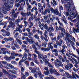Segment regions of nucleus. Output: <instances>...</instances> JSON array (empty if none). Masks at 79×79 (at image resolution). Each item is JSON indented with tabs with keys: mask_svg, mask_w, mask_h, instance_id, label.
Returning a JSON list of instances; mask_svg holds the SVG:
<instances>
[{
	"mask_svg": "<svg viewBox=\"0 0 79 79\" xmlns=\"http://www.w3.org/2000/svg\"><path fill=\"white\" fill-rule=\"evenodd\" d=\"M32 14L31 13V12H28L27 13H25V16H31Z\"/></svg>",
	"mask_w": 79,
	"mask_h": 79,
	"instance_id": "23",
	"label": "nucleus"
},
{
	"mask_svg": "<svg viewBox=\"0 0 79 79\" xmlns=\"http://www.w3.org/2000/svg\"><path fill=\"white\" fill-rule=\"evenodd\" d=\"M21 21V20L20 19H17L16 20H15V23L16 24H19V23H20Z\"/></svg>",
	"mask_w": 79,
	"mask_h": 79,
	"instance_id": "37",
	"label": "nucleus"
},
{
	"mask_svg": "<svg viewBox=\"0 0 79 79\" xmlns=\"http://www.w3.org/2000/svg\"><path fill=\"white\" fill-rule=\"evenodd\" d=\"M52 1H52H51V5H53V6H55V5H57V3H56V1H55V0H52Z\"/></svg>",
	"mask_w": 79,
	"mask_h": 79,
	"instance_id": "20",
	"label": "nucleus"
},
{
	"mask_svg": "<svg viewBox=\"0 0 79 79\" xmlns=\"http://www.w3.org/2000/svg\"><path fill=\"white\" fill-rule=\"evenodd\" d=\"M11 34L9 32H6V35H3L2 34V35L3 36H7L8 37H9V36H10V35Z\"/></svg>",
	"mask_w": 79,
	"mask_h": 79,
	"instance_id": "26",
	"label": "nucleus"
},
{
	"mask_svg": "<svg viewBox=\"0 0 79 79\" xmlns=\"http://www.w3.org/2000/svg\"><path fill=\"white\" fill-rule=\"evenodd\" d=\"M23 23L24 24H25L24 26H25V27H26L27 25H28V22H27V21H25L23 22Z\"/></svg>",
	"mask_w": 79,
	"mask_h": 79,
	"instance_id": "60",
	"label": "nucleus"
},
{
	"mask_svg": "<svg viewBox=\"0 0 79 79\" xmlns=\"http://www.w3.org/2000/svg\"><path fill=\"white\" fill-rule=\"evenodd\" d=\"M47 9H45L44 11V10H42V12H41V14L43 15H44V16H45L47 14Z\"/></svg>",
	"mask_w": 79,
	"mask_h": 79,
	"instance_id": "15",
	"label": "nucleus"
},
{
	"mask_svg": "<svg viewBox=\"0 0 79 79\" xmlns=\"http://www.w3.org/2000/svg\"><path fill=\"white\" fill-rule=\"evenodd\" d=\"M54 74H55V75H56L57 76H60V73H59L58 72H57V71L56 70V72H55V73H54Z\"/></svg>",
	"mask_w": 79,
	"mask_h": 79,
	"instance_id": "57",
	"label": "nucleus"
},
{
	"mask_svg": "<svg viewBox=\"0 0 79 79\" xmlns=\"http://www.w3.org/2000/svg\"><path fill=\"white\" fill-rule=\"evenodd\" d=\"M38 75H39V77H40V79H43V77H44V75L42 73L40 72H39L38 73Z\"/></svg>",
	"mask_w": 79,
	"mask_h": 79,
	"instance_id": "16",
	"label": "nucleus"
},
{
	"mask_svg": "<svg viewBox=\"0 0 79 79\" xmlns=\"http://www.w3.org/2000/svg\"><path fill=\"white\" fill-rule=\"evenodd\" d=\"M21 15H22L23 17H26V15H25V13H24V12L23 11H21Z\"/></svg>",
	"mask_w": 79,
	"mask_h": 79,
	"instance_id": "58",
	"label": "nucleus"
},
{
	"mask_svg": "<svg viewBox=\"0 0 79 79\" xmlns=\"http://www.w3.org/2000/svg\"><path fill=\"white\" fill-rule=\"evenodd\" d=\"M69 42V43H70V44H71V46L73 48V50H76V48L74 47V45H75V44L74 43L73 41H70V42Z\"/></svg>",
	"mask_w": 79,
	"mask_h": 79,
	"instance_id": "17",
	"label": "nucleus"
},
{
	"mask_svg": "<svg viewBox=\"0 0 79 79\" xmlns=\"http://www.w3.org/2000/svg\"><path fill=\"white\" fill-rule=\"evenodd\" d=\"M2 1L4 3V4H2V6L3 7H5V9L7 10V11H9L10 10V4L13 5L14 2L13 0H7V3H6V0H2Z\"/></svg>",
	"mask_w": 79,
	"mask_h": 79,
	"instance_id": "2",
	"label": "nucleus"
},
{
	"mask_svg": "<svg viewBox=\"0 0 79 79\" xmlns=\"http://www.w3.org/2000/svg\"><path fill=\"white\" fill-rule=\"evenodd\" d=\"M49 10H50L52 13H53L54 15H58V16H59L60 17L61 14H60V12H59L58 8H56V10H55L53 8H52V7H50L49 8Z\"/></svg>",
	"mask_w": 79,
	"mask_h": 79,
	"instance_id": "3",
	"label": "nucleus"
},
{
	"mask_svg": "<svg viewBox=\"0 0 79 79\" xmlns=\"http://www.w3.org/2000/svg\"><path fill=\"white\" fill-rule=\"evenodd\" d=\"M37 31L38 32V34H40L41 35H42V31L39 30H37Z\"/></svg>",
	"mask_w": 79,
	"mask_h": 79,
	"instance_id": "53",
	"label": "nucleus"
},
{
	"mask_svg": "<svg viewBox=\"0 0 79 79\" xmlns=\"http://www.w3.org/2000/svg\"><path fill=\"white\" fill-rule=\"evenodd\" d=\"M38 6V10L39 12L40 13H41V9H40V7H41V4L40 3H38L37 4Z\"/></svg>",
	"mask_w": 79,
	"mask_h": 79,
	"instance_id": "18",
	"label": "nucleus"
},
{
	"mask_svg": "<svg viewBox=\"0 0 79 79\" xmlns=\"http://www.w3.org/2000/svg\"><path fill=\"white\" fill-rule=\"evenodd\" d=\"M34 10H35V11H37V8L35 6L33 7L31 10V12L33 13V12L34 11Z\"/></svg>",
	"mask_w": 79,
	"mask_h": 79,
	"instance_id": "22",
	"label": "nucleus"
},
{
	"mask_svg": "<svg viewBox=\"0 0 79 79\" xmlns=\"http://www.w3.org/2000/svg\"><path fill=\"white\" fill-rule=\"evenodd\" d=\"M16 54L17 53H15V51H12L11 53V55H13V56H16Z\"/></svg>",
	"mask_w": 79,
	"mask_h": 79,
	"instance_id": "39",
	"label": "nucleus"
},
{
	"mask_svg": "<svg viewBox=\"0 0 79 79\" xmlns=\"http://www.w3.org/2000/svg\"><path fill=\"white\" fill-rule=\"evenodd\" d=\"M61 31L62 32L61 33H63L64 34H65V29L64 28L62 29L61 30Z\"/></svg>",
	"mask_w": 79,
	"mask_h": 79,
	"instance_id": "63",
	"label": "nucleus"
},
{
	"mask_svg": "<svg viewBox=\"0 0 79 79\" xmlns=\"http://www.w3.org/2000/svg\"><path fill=\"white\" fill-rule=\"evenodd\" d=\"M64 73L67 78H72V75H70L69 73L66 72H64Z\"/></svg>",
	"mask_w": 79,
	"mask_h": 79,
	"instance_id": "13",
	"label": "nucleus"
},
{
	"mask_svg": "<svg viewBox=\"0 0 79 79\" xmlns=\"http://www.w3.org/2000/svg\"><path fill=\"white\" fill-rule=\"evenodd\" d=\"M32 55H33L34 56V60H37V55H36V54H32Z\"/></svg>",
	"mask_w": 79,
	"mask_h": 79,
	"instance_id": "46",
	"label": "nucleus"
},
{
	"mask_svg": "<svg viewBox=\"0 0 79 79\" xmlns=\"http://www.w3.org/2000/svg\"><path fill=\"white\" fill-rule=\"evenodd\" d=\"M46 63L48 64V66H49V67H50V68H53V65L51 64L50 63H49L48 62V63Z\"/></svg>",
	"mask_w": 79,
	"mask_h": 79,
	"instance_id": "50",
	"label": "nucleus"
},
{
	"mask_svg": "<svg viewBox=\"0 0 79 79\" xmlns=\"http://www.w3.org/2000/svg\"><path fill=\"white\" fill-rule=\"evenodd\" d=\"M3 7L2 8V11L3 13H4V14H6V13H7V12L6 11V10L7 11V10L5 9V7H3Z\"/></svg>",
	"mask_w": 79,
	"mask_h": 79,
	"instance_id": "28",
	"label": "nucleus"
},
{
	"mask_svg": "<svg viewBox=\"0 0 79 79\" xmlns=\"http://www.w3.org/2000/svg\"><path fill=\"white\" fill-rule=\"evenodd\" d=\"M58 23L59 24L60 26H59L62 27H64V25H63V24L60 22V21L58 22Z\"/></svg>",
	"mask_w": 79,
	"mask_h": 79,
	"instance_id": "47",
	"label": "nucleus"
},
{
	"mask_svg": "<svg viewBox=\"0 0 79 79\" xmlns=\"http://www.w3.org/2000/svg\"><path fill=\"white\" fill-rule=\"evenodd\" d=\"M72 75H73L72 76H73V78H74V79H76V77H77V78H78V79H79V76L77 74H76L74 72H73Z\"/></svg>",
	"mask_w": 79,
	"mask_h": 79,
	"instance_id": "14",
	"label": "nucleus"
},
{
	"mask_svg": "<svg viewBox=\"0 0 79 79\" xmlns=\"http://www.w3.org/2000/svg\"><path fill=\"white\" fill-rule=\"evenodd\" d=\"M59 10H60V13H61V10H64V9L63 8V7L61 5H60L59 7Z\"/></svg>",
	"mask_w": 79,
	"mask_h": 79,
	"instance_id": "34",
	"label": "nucleus"
},
{
	"mask_svg": "<svg viewBox=\"0 0 79 79\" xmlns=\"http://www.w3.org/2000/svg\"><path fill=\"white\" fill-rule=\"evenodd\" d=\"M65 67L67 70H69L73 68V65L71 63L68 64L67 65L65 66Z\"/></svg>",
	"mask_w": 79,
	"mask_h": 79,
	"instance_id": "7",
	"label": "nucleus"
},
{
	"mask_svg": "<svg viewBox=\"0 0 79 79\" xmlns=\"http://www.w3.org/2000/svg\"><path fill=\"white\" fill-rule=\"evenodd\" d=\"M24 63L26 64V65L27 66H29V62L27 61H23Z\"/></svg>",
	"mask_w": 79,
	"mask_h": 79,
	"instance_id": "32",
	"label": "nucleus"
},
{
	"mask_svg": "<svg viewBox=\"0 0 79 79\" xmlns=\"http://www.w3.org/2000/svg\"><path fill=\"white\" fill-rule=\"evenodd\" d=\"M36 71H37L36 72V73L37 74H38V73H39V72H40L41 73V71H40V69H39V68H36V69H35Z\"/></svg>",
	"mask_w": 79,
	"mask_h": 79,
	"instance_id": "41",
	"label": "nucleus"
},
{
	"mask_svg": "<svg viewBox=\"0 0 79 79\" xmlns=\"http://www.w3.org/2000/svg\"><path fill=\"white\" fill-rule=\"evenodd\" d=\"M65 1H68L67 3L68 4L66 6L69 9V10L72 11L70 14V17H68V19L69 20H70L71 21H73V16H74L75 13L73 12V11L75 10V7L73 5V2L72 0H65Z\"/></svg>",
	"mask_w": 79,
	"mask_h": 79,
	"instance_id": "1",
	"label": "nucleus"
},
{
	"mask_svg": "<svg viewBox=\"0 0 79 79\" xmlns=\"http://www.w3.org/2000/svg\"><path fill=\"white\" fill-rule=\"evenodd\" d=\"M47 31L45 30L44 32V35L45 37H46V38H47L48 37V36H47Z\"/></svg>",
	"mask_w": 79,
	"mask_h": 79,
	"instance_id": "43",
	"label": "nucleus"
},
{
	"mask_svg": "<svg viewBox=\"0 0 79 79\" xmlns=\"http://www.w3.org/2000/svg\"><path fill=\"white\" fill-rule=\"evenodd\" d=\"M78 16V14H77V13H76L75 15L74 18H76V16H77V20L79 21V16Z\"/></svg>",
	"mask_w": 79,
	"mask_h": 79,
	"instance_id": "40",
	"label": "nucleus"
},
{
	"mask_svg": "<svg viewBox=\"0 0 79 79\" xmlns=\"http://www.w3.org/2000/svg\"><path fill=\"white\" fill-rule=\"evenodd\" d=\"M43 27L45 29L47 28H48V27L47 26V24H45Z\"/></svg>",
	"mask_w": 79,
	"mask_h": 79,
	"instance_id": "62",
	"label": "nucleus"
},
{
	"mask_svg": "<svg viewBox=\"0 0 79 79\" xmlns=\"http://www.w3.org/2000/svg\"><path fill=\"white\" fill-rule=\"evenodd\" d=\"M15 43H16V44L15 43V42L14 41L13 42V44H14V45L15 47H16V48H17L18 49L20 48V47H19V46L18 44H17L18 43L16 42V41H15Z\"/></svg>",
	"mask_w": 79,
	"mask_h": 79,
	"instance_id": "19",
	"label": "nucleus"
},
{
	"mask_svg": "<svg viewBox=\"0 0 79 79\" xmlns=\"http://www.w3.org/2000/svg\"><path fill=\"white\" fill-rule=\"evenodd\" d=\"M11 19H12L11 18H10V17H9L8 20L10 21L9 22L10 25H8V27L9 28H10V27H11L12 29H15V23L11 21Z\"/></svg>",
	"mask_w": 79,
	"mask_h": 79,
	"instance_id": "4",
	"label": "nucleus"
},
{
	"mask_svg": "<svg viewBox=\"0 0 79 79\" xmlns=\"http://www.w3.org/2000/svg\"><path fill=\"white\" fill-rule=\"evenodd\" d=\"M44 73L45 75H46V76H48V74H50V73L49 72H48V70H47V72L44 71Z\"/></svg>",
	"mask_w": 79,
	"mask_h": 79,
	"instance_id": "48",
	"label": "nucleus"
},
{
	"mask_svg": "<svg viewBox=\"0 0 79 79\" xmlns=\"http://www.w3.org/2000/svg\"><path fill=\"white\" fill-rule=\"evenodd\" d=\"M34 38L32 39H31L29 40H28V42L31 44H32L34 43Z\"/></svg>",
	"mask_w": 79,
	"mask_h": 79,
	"instance_id": "21",
	"label": "nucleus"
},
{
	"mask_svg": "<svg viewBox=\"0 0 79 79\" xmlns=\"http://www.w3.org/2000/svg\"><path fill=\"white\" fill-rule=\"evenodd\" d=\"M50 37H53L54 36V34L52 32L49 33Z\"/></svg>",
	"mask_w": 79,
	"mask_h": 79,
	"instance_id": "56",
	"label": "nucleus"
},
{
	"mask_svg": "<svg viewBox=\"0 0 79 79\" xmlns=\"http://www.w3.org/2000/svg\"><path fill=\"white\" fill-rule=\"evenodd\" d=\"M57 40H60V39H62V36L61 34V33L59 34V35H58L57 37Z\"/></svg>",
	"mask_w": 79,
	"mask_h": 79,
	"instance_id": "30",
	"label": "nucleus"
},
{
	"mask_svg": "<svg viewBox=\"0 0 79 79\" xmlns=\"http://www.w3.org/2000/svg\"><path fill=\"white\" fill-rule=\"evenodd\" d=\"M18 56V57H22V56H23V55L21 54L17 53L16 54V56Z\"/></svg>",
	"mask_w": 79,
	"mask_h": 79,
	"instance_id": "54",
	"label": "nucleus"
},
{
	"mask_svg": "<svg viewBox=\"0 0 79 79\" xmlns=\"http://www.w3.org/2000/svg\"><path fill=\"white\" fill-rule=\"evenodd\" d=\"M70 35L69 34L66 33V36L64 37V39L66 43L68 44H69V42L71 41V40L69 39V37Z\"/></svg>",
	"mask_w": 79,
	"mask_h": 79,
	"instance_id": "6",
	"label": "nucleus"
},
{
	"mask_svg": "<svg viewBox=\"0 0 79 79\" xmlns=\"http://www.w3.org/2000/svg\"><path fill=\"white\" fill-rule=\"evenodd\" d=\"M49 30H51L52 32H53L54 31V28L52 25L51 26V27H49Z\"/></svg>",
	"mask_w": 79,
	"mask_h": 79,
	"instance_id": "35",
	"label": "nucleus"
},
{
	"mask_svg": "<svg viewBox=\"0 0 79 79\" xmlns=\"http://www.w3.org/2000/svg\"><path fill=\"white\" fill-rule=\"evenodd\" d=\"M62 49H61L59 51V52L60 53H62L64 55H65V53H64V52L66 51V48H67V46L66 45H65V44H64L62 45Z\"/></svg>",
	"mask_w": 79,
	"mask_h": 79,
	"instance_id": "5",
	"label": "nucleus"
},
{
	"mask_svg": "<svg viewBox=\"0 0 79 79\" xmlns=\"http://www.w3.org/2000/svg\"><path fill=\"white\" fill-rule=\"evenodd\" d=\"M41 39H42V40H45V41H46V42H48V39H47V38H46V37H44V36L42 35H41Z\"/></svg>",
	"mask_w": 79,
	"mask_h": 79,
	"instance_id": "24",
	"label": "nucleus"
},
{
	"mask_svg": "<svg viewBox=\"0 0 79 79\" xmlns=\"http://www.w3.org/2000/svg\"><path fill=\"white\" fill-rule=\"evenodd\" d=\"M48 47L49 48H50L51 50H53V46L51 44V43H49L48 44Z\"/></svg>",
	"mask_w": 79,
	"mask_h": 79,
	"instance_id": "27",
	"label": "nucleus"
},
{
	"mask_svg": "<svg viewBox=\"0 0 79 79\" xmlns=\"http://www.w3.org/2000/svg\"><path fill=\"white\" fill-rule=\"evenodd\" d=\"M58 58L60 60H61L63 58V57H62V56H61V55H59Z\"/></svg>",
	"mask_w": 79,
	"mask_h": 79,
	"instance_id": "64",
	"label": "nucleus"
},
{
	"mask_svg": "<svg viewBox=\"0 0 79 79\" xmlns=\"http://www.w3.org/2000/svg\"><path fill=\"white\" fill-rule=\"evenodd\" d=\"M9 79H13V78H16V77L15 75L13 74H9L8 75Z\"/></svg>",
	"mask_w": 79,
	"mask_h": 79,
	"instance_id": "11",
	"label": "nucleus"
},
{
	"mask_svg": "<svg viewBox=\"0 0 79 79\" xmlns=\"http://www.w3.org/2000/svg\"><path fill=\"white\" fill-rule=\"evenodd\" d=\"M48 58V56L46 55H44L43 58V60L44 61V63H48V61H50L49 59H47V58Z\"/></svg>",
	"mask_w": 79,
	"mask_h": 79,
	"instance_id": "8",
	"label": "nucleus"
},
{
	"mask_svg": "<svg viewBox=\"0 0 79 79\" xmlns=\"http://www.w3.org/2000/svg\"><path fill=\"white\" fill-rule=\"evenodd\" d=\"M43 54H40L38 55V58L39 59H43Z\"/></svg>",
	"mask_w": 79,
	"mask_h": 79,
	"instance_id": "36",
	"label": "nucleus"
},
{
	"mask_svg": "<svg viewBox=\"0 0 79 79\" xmlns=\"http://www.w3.org/2000/svg\"><path fill=\"white\" fill-rule=\"evenodd\" d=\"M73 56H74V57H75L76 58H77L78 60V63L79 64V56H76L74 54H73Z\"/></svg>",
	"mask_w": 79,
	"mask_h": 79,
	"instance_id": "61",
	"label": "nucleus"
},
{
	"mask_svg": "<svg viewBox=\"0 0 79 79\" xmlns=\"http://www.w3.org/2000/svg\"><path fill=\"white\" fill-rule=\"evenodd\" d=\"M16 40L18 43H19V44L20 45H22V42H21V40H19L18 38H16Z\"/></svg>",
	"mask_w": 79,
	"mask_h": 79,
	"instance_id": "31",
	"label": "nucleus"
},
{
	"mask_svg": "<svg viewBox=\"0 0 79 79\" xmlns=\"http://www.w3.org/2000/svg\"><path fill=\"white\" fill-rule=\"evenodd\" d=\"M52 52L53 53H58V50L57 49H54L53 50H52Z\"/></svg>",
	"mask_w": 79,
	"mask_h": 79,
	"instance_id": "49",
	"label": "nucleus"
},
{
	"mask_svg": "<svg viewBox=\"0 0 79 79\" xmlns=\"http://www.w3.org/2000/svg\"><path fill=\"white\" fill-rule=\"evenodd\" d=\"M15 56L11 55L10 57V60H11V59H12V60H15Z\"/></svg>",
	"mask_w": 79,
	"mask_h": 79,
	"instance_id": "55",
	"label": "nucleus"
},
{
	"mask_svg": "<svg viewBox=\"0 0 79 79\" xmlns=\"http://www.w3.org/2000/svg\"><path fill=\"white\" fill-rule=\"evenodd\" d=\"M11 15H14V14L15 13V9H13L12 10L10 13Z\"/></svg>",
	"mask_w": 79,
	"mask_h": 79,
	"instance_id": "42",
	"label": "nucleus"
},
{
	"mask_svg": "<svg viewBox=\"0 0 79 79\" xmlns=\"http://www.w3.org/2000/svg\"><path fill=\"white\" fill-rule=\"evenodd\" d=\"M11 63L13 64H16V65H17V63L16 62V61H11Z\"/></svg>",
	"mask_w": 79,
	"mask_h": 79,
	"instance_id": "59",
	"label": "nucleus"
},
{
	"mask_svg": "<svg viewBox=\"0 0 79 79\" xmlns=\"http://www.w3.org/2000/svg\"><path fill=\"white\" fill-rule=\"evenodd\" d=\"M28 9V11H30L31 10V8H32V6L31 5H28V6H27Z\"/></svg>",
	"mask_w": 79,
	"mask_h": 79,
	"instance_id": "45",
	"label": "nucleus"
},
{
	"mask_svg": "<svg viewBox=\"0 0 79 79\" xmlns=\"http://www.w3.org/2000/svg\"><path fill=\"white\" fill-rule=\"evenodd\" d=\"M61 20L62 21H63L65 24H68V23H67V20H66V17H65V16L64 15H63V16L62 17V18H61Z\"/></svg>",
	"mask_w": 79,
	"mask_h": 79,
	"instance_id": "9",
	"label": "nucleus"
},
{
	"mask_svg": "<svg viewBox=\"0 0 79 79\" xmlns=\"http://www.w3.org/2000/svg\"><path fill=\"white\" fill-rule=\"evenodd\" d=\"M34 37L35 38H36L37 39H39V35H38V34H36L34 36Z\"/></svg>",
	"mask_w": 79,
	"mask_h": 79,
	"instance_id": "51",
	"label": "nucleus"
},
{
	"mask_svg": "<svg viewBox=\"0 0 79 79\" xmlns=\"http://www.w3.org/2000/svg\"><path fill=\"white\" fill-rule=\"evenodd\" d=\"M21 3V2L20 1L19 3H16L15 4V6L18 8L20 6V4Z\"/></svg>",
	"mask_w": 79,
	"mask_h": 79,
	"instance_id": "29",
	"label": "nucleus"
},
{
	"mask_svg": "<svg viewBox=\"0 0 79 79\" xmlns=\"http://www.w3.org/2000/svg\"><path fill=\"white\" fill-rule=\"evenodd\" d=\"M23 61H23V60H20L19 63V66H21V65H22V62H23Z\"/></svg>",
	"mask_w": 79,
	"mask_h": 79,
	"instance_id": "52",
	"label": "nucleus"
},
{
	"mask_svg": "<svg viewBox=\"0 0 79 79\" xmlns=\"http://www.w3.org/2000/svg\"><path fill=\"white\" fill-rule=\"evenodd\" d=\"M5 58L6 61H10L11 60L10 57H8V56H6L5 57Z\"/></svg>",
	"mask_w": 79,
	"mask_h": 79,
	"instance_id": "38",
	"label": "nucleus"
},
{
	"mask_svg": "<svg viewBox=\"0 0 79 79\" xmlns=\"http://www.w3.org/2000/svg\"><path fill=\"white\" fill-rule=\"evenodd\" d=\"M41 50H43L45 52H49L50 49L49 48H41Z\"/></svg>",
	"mask_w": 79,
	"mask_h": 79,
	"instance_id": "12",
	"label": "nucleus"
},
{
	"mask_svg": "<svg viewBox=\"0 0 79 79\" xmlns=\"http://www.w3.org/2000/svg\"><path fill=\"white\" fill-rule=\"evenodd\" d=\"M27 54L25 52L23 54V56L22 58L23 60V61H26V60L27 59Z\"/></svg>",
	"mask_w": 79,
	"mask_h": 79,
	"instance_id": "10",
	"label": "nucleus"
},
{
	"mask_svg": "<svg viewBox=\"0 0 79 79\" xmlns=\"http://www.w3.org/2000/svg\"><path fill=\"white\" fill-rule=\"evenodd\" d=\"M56 71V70L53 69H51L49 70V71L50 73H51V74H53V73H55Z\"/></svg>",
	"mask_w": 79,
	"mask_h": 79,
	"instance_id": "25",
	"label": "nucleus"
},
{
	"mask_svg": "<svg viewBox=\"0 0 79 79\" xmlns=\"http://www.w3.org/2000/svg\"><path fill=\"white\" fill-rule=\"evenodd\" d=\"M56 44L58 46L59 45V47H61V46H62V45H61L62 44H61V43L58 41L56 42Z\"/></svg>",
	"mask_w": 79,
	"mask_h": 79,
	"instance_id": "44",
	"label": "nucleus"
},
{
	"mask_svg": "<svg viewBox=\"0 0 79 79\" xmlns=\"http://www.w3.org/2000/svg\"><path fill=\"white\" fill-rule=\"evenodd\" d=\"M2 71L3 73H4V74H6V75L8 76V75H9V73H8V72H7L6 71V70L3 69L2 70Z\"/></svg>",
	"mask_w": 79,
	"mask_h": 79,
	"instance_id": "33",
	"label": "nucleus"
}]
</instances>
